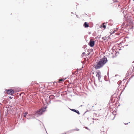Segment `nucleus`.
<instances>
[{
    "instance_id": "6e6552de",
    "label": "nucleus",
    "mask_w": 134,
    "mask_h": 134,
    "mask_svg": "<svg viewBox=\"0 0 134 134\" xmlns=\"http://www.w3.org/2000/svg\"><path fill=\"white\" fill-rule=\"evenodd\" d=\"M100 27H103L104 29L106 28V26L105 25V23H103V24L102 25H101L100 26Z\"/></svg>"
},
{
    "instance_id": "1a4fd4ad",
    "label": "nucleus",
    "mask_w": 134,
    "mask_h": 134,
    "mask_svg": "<svg viewBox=\"0 0 134 134\" xmlns=\"http://www.w3.org/2000/svg\"><path fill=\"white\" fill-rule=\"evenodd\" d=\"M84 26L85 27H89L88 24H87L86 22H85L84 24Z\"/></svg>"
},
{
    "instance_id": "ddd939ff",
    "label": "nucleus",
    "mask_w": 134,
    "mask_h": 134,
    "mask_svg": "<svg viewBox=\"0 0 134 134\" xmlns=\"http://www.w3.org/2000/svg\"><path fill=\"white\" fill-rule=\"evenodd\" d=\"M102 39H103L104 40H105V38L104 37H102Z\"/></svg>"
},
{
    "instance_id": "f3484780",
    "label": "nucleus",
    "mask_w": 134,
    "mask_h": 134,
    "mask_svg": "<svg viewBox=\"0 0 134 134\" xmlns=\"http://www.w3.org/2000/svg\"><path fill=\"white\" fill-rule=\"evenodd\" d=\"M85 128H86V129H87V127H85Z\"/></svg>"
},
{
    "instance_id": "7ed1b4c3",
    "label": "nucleus",
    "mask_w": 134,
    "mask_h": 134,
    "mask_svg": "<svg viewBox=\"0 0 134 134\" xmlns=\"http://www.w3.org/2000/svg\"><path fill=\"white\" fill-rule=\"evenodd\" d=\"M101 73L100 71H98L96 72V76L98 77V79L100 80L101 78Z\"/></svg>"
},
{
    "instance_id": "dca6fc26",
    "label": "nucleus",
    "mask_w": 134,
    "mask_h": 134,
    "mask_svg": "<svg viewBox=\"0 0 134 134\" xmlns=\"http://www.w3.org/2000/svg\"><path fill=\"white\" fill-rule=\"evenodd\" d=\"M68 132H66V133H65V134H68L67 133Z\"/></svg>"
},
{
    "instance_id": "0eeeda50",
    "label": "nucleus",
    "mask_w": 134,
    "mask_h": 134,
    "mask_svg": "<svg viewBox=\"0 0 134 134\" xmlns=\"http://www.w3.org/2000/svg\"><path fill=\"white\" fill-rule=\"evenodd\" d=\"M64 79H59L58 82L59 83H61L62 82L64 81Z\"/></svg>"
},
{
    "instance_id": "6ab92c4d",
    "label": "nucleus",
    "mask_w": 134,
    "mask_h": 134,
    "mask_svg": "<svg viewBox=\"0 0 134 134\" xmlns=\"http://www.w3.org/2000/svg\"><path fill=\"white\" fill-rule=\"evenodd\" d=\"M56 83V82H54V83Z\"/></svg>"
},
{
    "instance_id": "39448f33",
    "label": "nucleus",
    "mask_w": 134,
    "mask_h": 134,
    "mask_svg": "<svg viewBox=\"0 0 134 134\" xmlns=\"http://www.w3.org/2000/svg\"><path fill=\"white\" fill-rule=\"evenodd\" d=\"M94 41H93L92 40H91L88 44L91 47H93L94 46Z\"/></svg>"
},
{
    "instance_id": "f257e3e1",
    "label": "nucleus",
    "mask_w": 134,
    "mask_h": 134,
    "mask_svg": "<svg viewBox=\"0 0 134 134\" xmlns=\"http://www.w3.org/2000/svg\"><path fill=\"white\" fill-rule=\"evenodd\" d=\"M107 61V58L104 56L103 58L100 59L99 61L97 62V65H94V68L97 69L102 68L106 63Z\"/></svg>"
},
{
    "instance_id": "a211bd4d",
    "label": "nucleus",
    "mask_w": 134,
    "mask_h": 134,
    "mask_svg": "<svg viewBox=\"0 0 134 134\" xmlns=\"http://www.w3.org/2000/svg\"><path fill=\"white\" fill-rule=\"evenodd\" d=\"M128 83V82H127V83H126V84H127V83Z\"/></svg>"
},
{
    "instance_id": "20e7f679",
    "label": "nucleus",
    "mask_w": 134,
    "mask_h": 134,
    "mask_svg": "<svg viewBox=\"0 0 134 134\" xmlns=\"http://www.w3.org/2000/svg\"><path fill=\"white\" fill-rule=\"evenodd\" d=\"M7 93L8 94L12 95L14 93V92L13 90L10 89L7 90Z\"/></svg>"
},
{
    "instance_id": "aec40b11",
    "label": "nucleus",
    "mask_w": 134,
    "mask_h": 134,
    "mask_svg": "<svg viewBox=\"0 0 134 134\" xmlns=\"http://www.w3.org/2000/svg\"><path fill=\"white\" fill-rule=\"evenodd\" d=\"M133 1H134V0H133Z\"/></svg>"
},
{
    "instance_id": "4468645a",
    "label": "nucleus",
    "mask_w": 134,
    "mask_h": 134,
    "mask_svg": "<svg viewBox=\"0 0 134 134\" xmlns=\"http://www.w3.org/2000/svg\"><path fill=\"white\" fill-rule=\"evenodd\" d=\"M114 32H115L114 31L111 34H113L114 33Z\"/></svg>"
},
{
    "instance_id": "f03ea898",
    "label": "nucleus",
    "mask_w": 134,
    "mask_h": 134,
    "mask_svg": "<svg viewBox=\"0 0 134 134\" xmlns=\"http://www.w3.org/2000/svg\"><path fill=\"white\" fill-rule=\"evenodd\" d=\"M46 107H44L41 108L39 110L35 112V114L39 115H40L42 114V113L46 111Z\"/></svg>"
},
{
    "instance_id": "9d476101",
    "label": "nucleus",
    "mask_w": 134,
    "mask_h": 134,
    "mask_svg": "<svg viewBox=\"0 0 134 134\" xmlns=\"http://www.w3.org/2000/svg\"><path fill=\"white\" fill-rule=\"evenodd\" d=\"M27 112H25V113H23V116L24 117H26V116L27 115Z\"/></svg>"
},
{
    "instance_id": "f8f14e48",
    "label": "nucleus",
    "mask_w": 134,
    "mask_h": 134,
    "mask_svg": "<svg viewBox=\"0 0 134 134\" xmlns=\"http://www.w3.org/2000/svg\"><path fill=\"white\" fill-rule=\"evenodd\" d=\"M85 54V52H83L82 53V55H81V56L83 57L84 56V55Z\"/></svg>"
},
{
    "instance_id": "9b49d317",
    "label": "nucleus",
    "mask_w": 134,
    "mask_h": 134,
    "mask_svg": "<svg viewBox=\"0 0 134 134\" xmlns=\"http://www.w3.org/2000/svg\"><path fill=\"white\" fill-rule=\"evenodd\" d=\"M79 130H80V129H79L77 128H76L75 129L73 130L74 131H79Z\"/></svg>"
},
{
    "instance_id": "2eb2a0df",
    "label": "nucleus",
    "mask_w": 134,
    "mask_h": 134,
    "mask_svg": "<svg viewBox=\"0 0 134 134\" xmlns=\"http://www.w3.org/2000/svg\"><path fill=\"white\" fill-rule=\"evenodd\" d=\"M12 98V97H9V98L10 99H11Z\"/></svg>"
},
{
    "instance_id": "423d86ee",
    "label": "nucleus",
    "mask_w": 134,
    "mask_h": 134,
    "mask_svg": "<svg viewBox=\"0 0 134 134\" xmlns=\"http://www.w3.org/2000/svg\"><path fill=\"white\" fill-rule=\"evenodd\" d=\"M70 109L71 111L77 113L79 114H80L78 110H75L74 109Z\"/></svg>"
}]
</instances>
